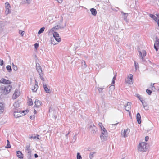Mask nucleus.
Wrapping results in <instances>:
<instances>
[{
    "mask_svg": "<svg viewBox=\"0 0 159 159\" xmlns=\"http://www.w3.org/2000/svg\"><path fill=\"white\" fill-rule=\"evenodd\" d=\"M159 47V39L156 37V41L154 44V48L156 51H157L158 50V48Z\"/></svg>",
    "mask_w": 159,
    "mask_h": 159,
    "instance_id": "423d86ee",
    "label": "nucleus"
},
{
    "mask_svg": "<svg viewBox=\"0 0 159 159\" xmlns=\"http://www.w3.org/2000/svg\"><path fill=\"white\" fill-rule=\"evenodd\" d=\"M6 69L9 72H11L12 71L11 67L10 65H8L6 66Z\"/></svg>",
    "mask_w": 159,
    "mask_h": 159,
    "instance_id": "c756f323",
    "label": "nucleus"
},
{
    "mask_svg": "<svg viewBox=\"0 0 159 159\" xmlns=\"http://www.w3.org/2000/svg\"><path fill=\"white\" fill-rule=\"evenodd\" d=\"M154 84H152V85L151 84V86L152 87V88H154V89H155V87L154 86Z\"/></svg>",
    "mask_w": 159,
    "mask_h": 159,
    "instance_id": "13d9d810",
    "label": "nucleus"
},
{
    "mask_svg": "<svg viewBox=\"0 0 159 159\" xmlns=\"http://www.w3.org/2000/svg\"><path fill=\"white\" fill-rule=\"evenodd\" d=\"M149 137L148 136H147L145 138V141H147L149 139Z\"/></svg>",
    "mask_w": 159,
    "mask_h": 159,
    "instance_id": "5fc2aeb1",
    "label": "nucleus"
},
{
    "mask_svg": "<svg viewBox=\"0 0 159 159\" xmlns=\"http://www.w3.org/2000/svg\"><path fill=\"white\" fill-rule=\"evenodd\" d=\"M20 31L19 33L22 36H23L24 34V31H21V32H20Z\"/></svg>",
    "mask_w": 159,
    "mask_h": 159,
    "instance_id": "8fccbe9b",
    "label": "nucleus"
},
{
    "mask_svg": "<svg viewBox=\"0 0 159 159\" xmlns=\"http://www.w3.org/2000/svg\"><path fill=\"white\" fill-rule=\"evenodd\" d=\"M12 89V86L10 85L2 87L1 88V92L4 94H6L10 92Z\"/></svg>",
    "mask_w": 159,
    "mask_h": 159,
    "instance_id": "f257e3e1",
    "label": "nucleus"
},
{
    "mask_svg": "<svg viewBox=\"0 0 159 159\" xmlns=\"http://www.w3.org/2000/svg\"><path fill=\"white\" fill-rule=\"evenodd\" d=\"M29 139H34L36 138V136H34L33 135H32V136H30L29 137Z\"/></svg>",
    "mask_w": 159,
    "mask_h": 159,
    "instance_id": "49530a36",
    "label": "nucleus"
},
{
    "mask_svg": "<svg viewBox=\"0 0 159 159\" xmlns=\"http://www.w3.org/2000/svg\"><path fill=\"white\" fill-rule=\"evenodd\" d=\"M13 106L16 108L19 107V104L18 102H15L13 104Z\"/></svg>",
    "mask_w": 159,
    "mask_h": 159,
    "instance_id": "c85d7f7f",
    "label": "nucleus"
},
{
    "mask_svg": "<svg viewBox=\"0 0 159 159\" xmlns=\"http://www.w3.org/2000/svg\"><path fill=\"white\" fill-rule=\"evenodd\" d=\"M118 123H117L115 124H112V125H116Z\"/></svg>",
    "mask_w": 159,
    "mask_h": 159,
    "instance_id": "338daca9",
    "label": "nucleus"
},
{
    "mask_svg": "<svg viewBox=\"0 0 159 159\" xmlns=\"http://www.w3.org/2000/svg\"><path fill=\"white\" fill-rule=\"evenodd\" d=\"M136 119L139 124H140L141 123V117L140 114L138 113L136 115Z\"/></svg>",
    "mask_w": 159,
    "mask_h": 159,
    "instance_id": "4468645a",
    "label": "nucleus"
},
{
    "mask_svg": "<svg viewBox=\"0 0 159 159\" xmlns=\"http://www.w3.org/2000/svg\"><path fill=\"white\" fill-rule=\"evenodd\" d=\"M28 103L29 105H32L33 104L32 100L31 99H30L29 100Z\"/></svg>",
    "mask_w": 159,
    "mask_h": 159,
    "instance_id": "58836bf2",
    "label": "nucleus"
},
{
    "mask_svg": "<svg viewBox=\"0 0 159 159\" xmlns=\"http://www.w3.org/2000/svg\"><path fill=\"white\" fill-rule=\"evenodd\" d=\"M39 136L38 134H37V136H36V138L37 139L40 140V139H41V137L39 138Z\"/></svg>",
    "mask_w": 159,
    "mask_h": 159,
    "instance_id": "6e6d98bb",
    "label": "nucleus"
},
{
    "mask_svg": "<svg viewBox=\"0 0 159 159\" xmlns=\"http://www.w3.org/2000/svg\"><path fill=\"white\" fill-rule=\"evenodd\" d=\"M29 112L28 110H26L25 111H23L22 112V113H24V115L28 113Z\"/></svg>",
    "mask_w": 159,
    "mask_h": 159,
    "instance_id": "a18cd8bd",
    "label": "nucleus"
},
{
    "mask_svg": "<svg viewBox=\"0 0 159 159\" xmlns=\"http://www.w3.org/2000/svg\"><path fill=\"white\" fill-rule=\"evenodd\" d=\"M139 55L140 56V58L143 61H144L145 60H143V57L145 56L146 55V52L145 50H143L142 51L143 55H142V52L140 51H139Z\"/></svg>",
    "mask_w": 159,
    "mask_h": 159,
    "instance_id": "0eeeda50",
    "label": "nucleus"
},
{
    "mask_svg": "<svg viewBox=\"0 0 159 159\" xmlns=\"http://www.w3.org/2000/svg\"><path fill=\"white\" fill-rule=\"evenodd\" d=\"M149 16L150 17L152 18L156 21H157L158 20L157 18L154 15L150 14Z\"/></svg>",
    "mask_w": 159,
    "mask_h": 159,
    "instance_id": "bb28decb",
    "label": "nucleus"
},
{
    "mask_svg": "<svg viewBox=\"0 0 159 159\" xmlns=\"http://www.w3.org/2000/svg\"><path fill=\"white\" fill-rule=\"evenodd\" d=\"M77 159H82V157L79 152L77 153Z\"/></svg>",
    "mask_w": 159,
    "mask_h": 159,
    "instance_id": "f704fd0d",
    "label": "nucleus"
},
{
    "mask_svg": "<svg viewBox=\"0 0 159 159\" xmlns=\"http://www.w3.org/2000/svg\"><path fill=\"white\" fill-rule=\"evenodd\" d=\"M25 152L27 154H31V149L30 148V145H27L25 147Z\"/></svg>",
    "mask_w": 159,
    "mask_h": 159,
    "instance_id": "f3484780",
    "label": "nucleus"
},
{
    "mask_svg": "<svg viewBox=\"0 0 159 159\" xmlns=\"http://www.w3.org/2000/svg\"><path fill=\"white\" fill-rule=\"evenodd\" d=\"M95 153V152H91L90 153L89 157L90 159H92L93 157V154Z\"/></svg>",
    "mask_w": 159,
    "mask_h": 159,
    "instance_id": "72a5a7b5",
    "label": "nucleus"
},
{
    "mask_svg": "<svg viewBox=\"0 0 159 159\" xmlns=\"http://www.w3.org/2000/svg\"><path fill=\"white\" fill-rule=\"evenodd\" d=\"M147 144V143L145 142H142L140 143L139 145L138 146L139 151L141 152L146 151L147 149L146 147Z\"/></svg>",
    "mask_w": 159,
    "mask_h": 159,
    "instance_id": "7ed1b4c3",
    "label": "nucleus"
},
{
    "mask_svg": "<svg viewBox=\"0 0 159 159\" xmlns=\"http://www.w3.org/2000/svg\"><path fill=\"white\" fill-rule=\"evenodd\" d=\"M64 27H61L59 25H57L51 29L50 30V32H54L55 30H56L59 28H64Z\"/></svg>",
    "mask_w": 159,
    "mask_h": 159,
    "instance_id": "ddd939ff",
    "label": "nucleus"
},
{
    "mask_svg": "<svg viewBox=\"0 0 159 159\" xmlns=\"http://www.w3.org/2000/svg\"><path fill=\"white\" fill-rule=\"evenodd\" d=\"M87 128L90 131L92 134H95L97 131V129L96 126L92 123H90L88 125Z\"/></svg>",
    "mask_w": 159,
    "mask_h": 159,
    "instance_id": "f03ea898",
    "label": "nucleus"
},
{
    "mask_svg": "<svg viewBox=\"0 0 159 159\" xmlns=\"http://www.w3.org/2000/svg\"><path fill=\"white\" fill-rule=\"evenodd\" d=\"M52 39H51V43L52 44H54V45L56 44V43H54L53 42H52Z\"/></svg>",
    "mask_w": 159,
    "mask_h": 159,
    "instance_id": "052dcab7",
    "label": "nucleus"
},
{
    "mask_svg": "<svg viewBox=\"0 0 159 159\" xmlns=\"http://www.w3.org/2000/svg\"><path fill=\"white\" fill-rule=\"evenodd\" d=\"M130 132V129H127L126 130H125L124 132L122 134L123 137H125L127 136L128 134Z\"/></svg>",
    "mask_w": 159,
    "mask_h": 159,
    "instance_id": "2eb2a0df",
    "label": "nucleus"
},
{
    "mask_svg": "<svg viewBox=\"0 0 159 159\" xmlns=\"http://www.w3.org/2000/svg\"><path fill=\"white\" fill-rule=\"evenodd\" d=\"M0 65L2 66L3 65V61L2 60H0Z\"/></svg>",
    "mask_w": 159,
    "mask_h": 159,
    "instance_id": "603ef678",
    "label": "nucleus"
},
{
    "mask_svg": "<svg viewBox=\"0 0 159 159\" xmlns=\"http://www.w3.org/2000/svg\"><path fill=\"white\" fill-rule=\"evenodd\" d=\"M90 11L93 15L94 16H96V15L97 12L96 9L94 8H92L90 9Z\"/></svg>",
    "mask_w": 159,
    "mask_h": 159,
    "instance_id": "aec40b11",
    "label": "nucleus"
},
{
    "mask_svg": "<svg viewBox=\"0 0 159 159\" xmlns=\"http://www.w3.org/2000/svg\"><path fill=\"white\" fill-rule=\"evenodd\" d=\"M98 90L99 93H102V90L104 89L103 88L98 87Z\"/></svg>",
    "mask_w": 159,
    "mask_h": 159,
    "instance_id": "c9c22d12",
    "label": "nucleus"
},
{
    "mask_svg": "<svg viewBox=\"0 0 159 159\" xmlns=\"http://www.w3.org/2000/svg\"><path fill=\"white\" fill-rule=\"evenodd\" d=\"M16 154L18 157L22 159L23 158V154L20 151H18L16 152Z\"/></svg>",
    "mask_w": 159,
    "mask_h": 159,
    "instance_id": "6ab92c4d",
    "label": "nucleus"
},
{
    "mask_svg": "<svg viewBox=\"0 0 159 159\" xmlns=\"http://www.w3.org/2000/svg\"><path fill=\"white\" fill-rule=\"evenodd\" d=\"M146 92L149 95L151 94L152 93V91L151 90H150L148 89H146Z\"/></svg>",
    "mask_w": 159,
    "mask_h": 159,
    "instance_id": "ea45409f",
    "label": "nucleus"
},
{
    "mask_svg": "<svg viewBox=\"0 0 159 159\" xmlns=\"http://www.w3.org/2000/svg\"><path fill=\"white\" fill-rule=\"evenodd\" d=\"M43 88L45 91L47 93H49L50 92V90L47 87L46 84H45L44 83H43Z\"/></svg>",
    "mask_w": 159,
    "mask_h": 159,
    "instance_id": "412c9836",
    "label": "nucleus"
},
{
    "mask_svg": "<svg viewBox=\"0 0 159 159\" xmlns=\"http://www.w3.org/2000/svg\"><path fill=\"white\" fill-rule=\"evenodd\" d=\"M27 157L28 159H31V154H27Z\"/></svg>",
    "mask_w": 159,
    "mask_h": 159,
    "instance_id": "a19ab883",
    "label": "nucleus"
},
{
    "mask_svg": "<svg viewBox=\"0 0 159 159\" xmlns=\"http://www.w3.org/2000/svg\"><path fill=\"white\" fill-rule=\"evenodd\" d=\"M98 125H99V126L101 128V129L103 127H104L103 126H102V124L101 123H99Z\"/></svg>",
    "mask_w": 159,
    "mask_h": 159,
    "instance_id": "de8ad7c7",
    "label": "nucleus"
},
{
    "mask_svg": "<svg viewBox=\"0 0 159 159\" xmlns=\"http://www.w3.org/2000/svg\"><path fill=\"white\" fill-rule=\"evenodd\" d=\"M116 74L115 75L114 77H113V78L112 79V83H111L112 84H111V86L109 87L110 88L111 87L112 88L113 87V89L114 88L115 80L116 79Z\"/></svg>",
    "mask_w": 159,
    "mask_h": 159,
    "instance_id": "a211bd4d",
    "label": "nucleus"
},
{
    "mask_svg": "<svg viewBox=\"0 0 159 159\" xmlns=\"http://www.w3.org/2000/svg\"><path fill=\"white\" fill-rule=\"evenodd\" d=\"M45 29V28L44 27H42L40 30H39V31L38 32V34H40L41 33H43L44 31V30Z\"/></svg>",
    "mask_w": 159,
    "mask_h": 159,
    "instance_id": "7c9ffc66",
    "label": "nucleus"
},
{
    "mask_svg": "<svg viewBox=\"0 0 159 159\" xmlns=\"http://www.w3.org/2000/svg\"><path fill=\"white\" fill-rule=\"evenodd\" d=\"M6 7V11L5 14L7 15L9 14L11 12V11L10 10V8H11V6L10 4L8 2H6L5 3Z\"/></svg>",
    "mask_w": 159,
    "mask_h": 159,
    "instance_id": "39448f33",
    "label": "nucleus"
},
{
    "mask_svg": "<svg viewBox=\"0 0 159 159\" xmlns=\"http://www.w3.org/2000/svg\"><path fill=\"white\" fill-rule=\"evenodd\" d=\"M101 130L102 131L101 133L102 134H107V131L104 127H103V128L101 129Z\"/></svg>",
    "mask_w": 159,
    "mask_h": 159,
    "instance_id": "b1692460",
    "label": "nucleus"
},
{
    "mask_svg": "<svg viewBox=\"0 0 159 159\" xmlns=\"http://www.w3.org/2000/svg\"><path fill=\"white\" fill-rule=\"evenodd\" d=\"M141 102L144 108L145 109H147V108H145L146 107V102H143H143Z\"/></svg>",
    "mask_w": 159,
    "mask_h": 159,
    "instance_id": "4c0bfd02",
    "label": "nucleus"
},
{
    "mask_svg": "<svg viewBox=\"0 0 159 159\" xmlns=\"http://www.w3.org/2000/svg\"><path fill=\"white\" fill-rule=\"evenodd\" d=\"M57 1L59 3H61L62 2V0H57Z\"/></svg>",
    "mask_w": 159,
    "mask_h": 159,
    "instance_id": "4d7b16f0",
    "label": "nucleus"
},
{
    "mask_svg": "<svg viewBox=\"0 0 159 159\" xmlns=\"http://www.w3.org/2000/svg\"><path fill=\"white\" fill-rule=\"evenodd\" d=\"M14 112H21V111H20V109H16L15 110Z\"/></svg>",
    "mask_w": 159,
    "mask_h": 159,
    "instance_id": "864d4df0",
    "label": "nucleus"
},
{
    "mask_svg": "<svg viewBox=\"0 0 159 159\" xmlns=\"http://www.w3.org/2000/svg\"><path fill=\"white\" fill-rule=\"evenodd\" d=\"M26 0V1L27 2V3H30V0Z\"/></svg>",
    "mask_w": 159,
    "mask_h": 159,
    "instance_id": "680f3d73",
    "label": "nucleus"
},
{
    "mask_svg": "<svg viewBox=\"0 0 159 159\" xmlns=\"http://www.w3.org/2000/svg\"><path fill=\"white\" fill-rule=\"evenodd\" d=\"M70 131H69L68 133L65 135L66 138V139H68V135L70 133Z\"/></svg>",
    "mask_w": 159,
    "mask_h": 159,
    "instance_id": "c03bdc74",
    "label": "nucleus"
},
{
    "mask_svg": "<svg viewBox=\"0 0 159 159\" xmlns=\"http://www.w3.org/2000/svg\"><path fill=\"white\" fill-rule=\"evenodd\" d=\"M36 67L37 70L39 73H42V68L39 63H37L36 64Z\"/></svg>",
    "mask_w": 159,
    "mask_h": 159,
    "instance_id": "1a4fd4ad",
    "label": "nucleus"
},
{
    "mask_svg": "<svg viewBox=\"0 0 159 159\" xmlns=\"http://www.w3.org/2000/svg\"><path fill=\"white\" fill-rule=\"evenodd\" d=\"M131 103L129 102H127V105L125 106V110L128 111H129L131 107Z\"/></svg>",
    "mask_w": 159,
    "mask_h": 159,
    "instance_id": "9b49d317",
    "label": "nucleus"
},
{
    "mask_svg": "<svg viewBox=\"0 0 159 159\" xmlns=\"http://www.w3.org/2000/svg\"><path fill=\"white\" fill-rule=\"evenodd\" d=\"M38 88V86L36 84L34 87V88L32 89V90L33 92H35L37 90Z\"/></svg>",
    "mask_w": 159,
    "mask_h": 159,
    "instance_id": "393cba45",
    "label": "nucleus"
},
{
    "mask_svg": "<svg viewBox=\"0 0 159 159\" xmlns=\"http://www.w3.org/2000/svg\"><path fill=\"white\" fill-rule=\"evenodd\" d=\"M12 68L15 71H16L18 69L16 65L14 66L13 67H12Z\"/></svg>",
    "mask_w": 159,
    "mask_h": 159,
    "instance_id": "37998d69",
    "label": "nucleus"
},
{
    "mask_svg": "<svg viewBox=\"0 0 159 159\" xmlns=\"http://www.w3.org/2000/svg\"><path fill=\"white\" fill-rule=\"evenodd\" d=\"M77 134H76L74 136L72 137V142L74 143L75 142L77 139Z\"/></svg>",
    "mask_w": 159,
    "mask_h": 159,
    "instance_id": "cd10ccee",
    "label": "nucleus"
},
{
    "mask_svg": "<svg viewBox=\"0 0 159 159\" xmlns=\"http://www.w3.org/2000/svg\"><path fill=\"white\" fill-rule=\"evenodd\" d=\"M23 115L22 112H14V116L16 118H18Z\"/></svg>",
    "mask_w": 159,
    "mask_h": 159,
    "instance_id": "f8f14e48",
    "label": "nucleus"
},
{
    "mask_svg": "<svg viewBox=\"0 0 159 159\" xmlns=\"http://www.w3.org/2000/svg\"><path fill=\"white\" fill-rule=\"evenodd\" d=\"M133 78V75L132 74L130 75L129 79L131 80V81H132V80Z\"/></svg>",
    "mask_w": 159,
    "mask_h": 159,
    "instance_id": "3c124183",
    "label": "nucleus"
},
{
    "mask_svg": "<svg viewBox=\"0 0 159 159\" xmlns=\"http://www.w3.org/2000/svg\"><path fill=\"white\" fill-rule=\"evenodd\" d=\"M39 77L41 80H42L43 81H45V79L43 77V74L42 73H39Z\"/></svg>",
    "mask_w": 159,
    "mask_h": 159,
    "instance_id": "2f4dec72",
    "label": "nucleus"
},
{
    "mask_svg": "<svg viewBox=\"0 0 159 159\" xmlns=\"http://www.w3.org/2000/svg\"><path fill=\"white\" fill-rule=\"evenodd\" d=\"M157 24H158V25L159 27V19L158 20Z\"/></svg>",
    "mask_w": 159,
    "mask_h": 159,
    "instance_id": "69168bd1",
    "label": "nucleus"
},
{
    "mask_svg": "<svg viewBox=\"0 0 159 159\" xmlns=\"http://www.w3.org/2000/svg\"><path fill=\"white\" fill-rule=\"evenodd\" d=\"M35 106L34 107L37 108H38L39 106L41 105L42 102H41L40 101L36 99L35 101L34 102Z\"/></svg>",
    "mask_w": 159,
    "mask_h": 159,
    "instance_id": "6e6552de",
    "label": "nucleus"
},
{
    "mask_svg": "<svg viewBox=\"0 0 159 159\" xmlns=\"http://www.w3.org/2000/svg\"><path fill=\"white\" fill-rule=\"evenodd\" d=\"M107 134L103 135L102 134L100 136V138L102 141H105L107 140Z\"/></svg>",
    "mask_w": 159,
    "mask_h": 159,
    "instance_id": "4be33fe9",
    "label": "nucleus"
},
{
    "mask_svg": "<svg viewBox=\"0 0 159 159\" xmlns=\"http://www.w3.org/2000/svg\"><path fill=\"white\" fill-rule=\"evenodd\" d=\"M20 95V92L18 90H16L13 95V98L16 99Z\"/></svg>",
    "mask_w": 159,
    "mask_h": 159,
    "instance_id": "9d476101",
    "label": "nucleus"
},
{
    "mask_svg": "<svg viewBox=\"0 0 159 159\" xmlns=\"http://www.w3.org/2000/svg\"><path fill=\"white\" fill-rule=\"evenodd\" d=\"M145 108H147V109H145L146 110H148V107H147V105L146 106V107Z\"/></svg>",
    "mask_w": 159,
    "mask_h": 159,
    "instance_id": "0e129e2a",
    "label": "nucleus"
},
{
    "mask_svg": "<svg viewBox=\"0 0 159 159\" xmlns=\"http://www.w3.org/2000/svg\"><path fill=\"white\" fill-rule=\"evenodd\" d=\"M134 63L136 70L137 69L139 68L138 64L137 63H136V62L135 61H134Z\"/></svg>",
    "mask_w": 159,
    "mask_h": 159,
    "instance_id": "e433bc0d",
    "label": "nucleus"
},
{
    "mask_svg": "<svg viewBox=\"0 0 159 159\" xmlns=\"http://www.w3.org/2000/svg\"><path fill=\"white\" fill-rule=\"evenodd\" d=\"M11 147V146L10 144V142L8 140H7V146L5 147L6 148H10Z\"/></svg>",
    "mask_w": 159,
    "mask_h": 159,
    "instance_id": "473e14b6",
    "label": "nucleus"
},
{
    "mask_svg": "<svg viewBox=\"0 0 159 159\" xmlns=\"http://www.w3.org/2000/svg\"><path fill=\"white\" fill-rule=\"evenodd\" d=\"M137 97L139 98V100L141 101V102H143V100L142 98H141L139 94H138L137 95Z\"/></svg>",
    "mask_w": 159,
    "mask_h": 159,
    "instance_id": "79ce46f5",
    "label": "nucleus"
},
{
    "mask_svg": "<svg viewBox=\"0 0 159 159\" xmlns=\"http://www.w3.org/2000/svg\"><path fill=\"white\" fill-rule=\"evenodd\" d=\"M34 157L35 158H36L38 157V155L37 154H34Z\"/></svg>",
    "mask_w": 159,
    "mask_h": 159,
    "instance_id": "bf43d9fd",
    "label": "nucleus"
},
{
    "mask_svg": "<svg viewBox=\"0 0 159 159\" xmlns=\"http://www.w3.org/2000/svg\"><path fill=\"white\" fill-rule=\"evenodd\" d=\"M34 114H35L36 113V111L35 110H34Z\"/></svg>",
    "mask_w": 159,
    "mask_h": 159,
    "instance_id": "e2e57ef3",
    "label": "nucleus"
},
{
    "mask_svg": "<svg viewBox=\"0 0 159 159\" xmlns=\"http://www.w3.org/2000/svg\"><path fill=\"white\" fill-rule=\"evenodd\" d=\"M4 106L2 103H0V112L2 113L4 111Z\"/></svg>",
    "mask_w": 159,
    "mask_h": 159,
    "instance_id": "5701e85b",
    "label": "nucleus"
},
{
    "mask_svg": "<svg viewBox=\"0 0 159 159\" xmlns=\"http://www.w3.org/2000/svg\"><path fill=\"white\" fill-rule=\"evenodd\" d=\"M32 116H30V118L31 119H32Z\"/></svg>",
    "mask_w": 159,
    "mask_h": 159,
    "instance_id": "774afa93",
    "label": "nucleus"
},
{
    "mask_svg": "<svg viewBox=\"0 0 159 159\" xmlns=\"http://www.w3.org/2000/svg\"><path fill=\"white\" fill-rule=\"evenodd\" d=\"M0 82L1 83L6 84H9L10 83V82L9 80L4 78L0 80Z\"/></svg>",
    "mask_w": 159,
    "mask_h": 159,
    "instance_id": "dca6fc26",
    "label": "nucleus"
},
{
    "mask_svg": "<svg viewBox=\"0 0 159 159\" xmlns=\"http://www.w3.org/2000/svg\"><path fill=\"white\" fill-rule=\"evenodd\" d=\"M82 68V69H84L87 67L86 63L84 61H83L81 63Z\"/></svg>",
    "mask_w": 159,
    "mask_h": 159,
    "instance_id": "a878e982",
    "label": "nucleus"
},
{
    "mask_svg": "<svg viewBox=\"0 0 159 159\" xmlns=\"http://www.w3.org/2000/svg\"><path fill=\"white\" fill-rule=\"evenodd\" d=\"M53 37L58 42L61 41V38L59 37V34L57 32L54 31L53 33Z\"/></svg>",
    "mask_w": 159,
    "mask_h": 159,
    "instance_id": "20e7f679",
    "label": "nucleus"
},
{
    "mask_svg": "<svg viewBox=\"0 0 159 159\" xmlns=\"http://www.w3.org/2000/svg\"><path fill=\"white\" fill-rule=\"evenodd\" d=\"M35 48L37 49L39 47V45L37 43H35L34 44Z\"/></svg>",
    "mask_w": 159,
    "mask_h": 159,
    "instance_id": "09e8293b",
    "label": "nucleus"
}]
</instances>
